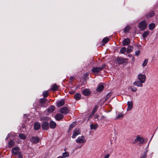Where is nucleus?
I'll use <instances>...</instances> for the list:
<instances>
[{
	"label": "nucleus",
	"mask_w": 158,
	"mask_h": 158,
	"mask_svg": "<svg viewBox=\"0 0 158 158\" xmlns=\"http://www.w3.org/2000/svg\"><path fill=\"white\" fill-rule=\"evenodd\" d=\"M138 142L140 144H143L144 142V140L143 137H140L139 135H138L136 137V139L133 141L132 143L133 144H135Z\"/></svg>",
	"instance_id": "nucleus-1"
},
{
	"label": "nucleus",
	"mask_w": 158,
	"mask_h": 158,
	"mask_svg": "<svg viewBox=\"0 0 158 158\" xmlns=\"http://www.w3.org/2000/svg\"><path fill=\"white\" fill-rule=\"evenodd\" d=\"M76 141L77 143H85L86 140L84 136H81L78 137L76 139Z\"/></svg>",
	"instance_id": "nucleus-2"
},
{
	"label": "nucleus",
	"mask_w": 158,
	"mask_h": 158,
	"mask_svg": "<svg viewBox=\"0 0 158 158\" xmlns=\"http://www.w3.org/2000/svg\"><path fill=\"white\" fill-rule=\"evenodd\" d=\"M105 65H102L101 67H96L93 68L92 69V71L94 73H98L104 69L105 67Z\"/></svg>",
	"instance_id": "nucleus-3"
},
{
	"label": "nucleus",
	"mask_w": 158,
	"mask_h": 158,
	"mask_svg": "<svg viewBox=\"0 0 158 158\" xmlns=\"http://www.w3.org/2000/svg\"><path fill=\"white\" fill-rule=\"evenodd\" d=\"M138 79L139 81L144 83L146 81V76L145 74H139L138 76Z\"/></svg>",
	"instance_id": "nucleus-4"
},
{
	"label": "nucleus",
	"mask_w": 158,
	"mask_h": 158,
	"mask_svg": "<svg viewBox=\"0 0 158 158\" xmlns=\"http://www.w3.org/2000/svg\"><path fill=\"white\" fill-rule=\"evenodd\" d=\"M147 26V24L145 21L141 22L139 24V27L142 29H145Z\"/></svg>",
	"instance_id": "nucleus-5"
},
{
	"label": "nucleus",
	"mask_w": 158,
	"mask_h": 158,
	"mask_svg": "<svg viewBox=\"0 0 158 158\" xmlns=\"http://www.w3.org/2000/svg\"><path fill=\"white\" fill-rule=\"evenodd\" d=\"M73 133V134L72 137L73 138H75L77 136L80 134L81 131L79 128H77L74 129Z\"/></svg>",
	"instance_id": "nucleus-6"
},
{
	"label": "nucleus",
	"mask_w": 158,
	"mask_h": 158,
	"mask_svg": "<svg viewBox=\"0 0 158 158\" xmlns=\"http://www.w3.org/2000/svg\"><path fill=\"white\" fill-rule=\"evenodd\" d=\"M20 148L18 147H15L12 149V154L15 155H17L18 156L19 153H21L19 152Z\"/></svg>",
	"instance_id": "nucleus-7"
},
{
	"label": "nucleus",
	"mask_w": 158,
	"mask_h": 158,
	"mask_svg": "<svg viewBox=\"0 0 158 158\" xmlns=\"http://www.w3.org/2000/svg\"><path fill=\"white\" fill-rule=\"evenodd\" d=\"M82 93L85 96H87L90 94L91 91L90 89H85L82 90Z\"/></svg>",
	"instance_id": "nucleus-8"
},
{
	"label": "nucleus",
	"mask_w": 158,
	"mask_h": 158,
	"mask_svg": "<svg viewBox=\"0 0 158 158\" xmlns=\"http://www.w3.org/2000/svg\"><path fill=\"white\" fill-rule=\"evenodd\" d=\"M49 124L48 122H44L41 125V127L44 130H47L49 128Z\"/></svg>",
	"instance_id": "nucleus-9"
},
{
	"label": "nucleus",
	"mask_w": 158,
	"mask_h": 158,
	"mask_svg": "<svg viewBox=\"0 0 158 158\" xmlns=\"http://www.w3.org/2000/svg\"><path fill=\"white\" fill-rule=\"evenodd\" d=\"M39 138L37 137H32L30 139V141L33 143H37L39 141Z\"/></svg>",
	"instance_id": "nucleus-10"
},
{
	"label": "nucleus",
	"mask_w": 158,
	"mask_h": 158,
	"mask_svg": "<svg viewBox=\"0 0 158 158\" xmlns=\"http://www.w3.org/2000/svg\"><path fill=\"white\" fill-rule=\"evenodd\" d=\"M60 112L62 114H66L69 113V110L67 107H64L60 109Z\"/></svg>",
	"instance_id": "nucleus-11"
},
{
	"label": "nucleus",
	"mask_w": 158,
	"mask_h": 158,
	"mask_svg": "<svg viewBox=\"0 0 158 158\" xmlns=\"http://www.w3.org/2000/svg\"><path fill=\"white\" fill-rule=\"evenodd\" d=\"M142 82L140 81H135L133 83V85H134L136 86L137 87H142L143 86V84Z\"/></svg>",
	"instance_id": "nucleus-12"
},
{
	"label": "nucleus",
	"mask_w": 158,
	"mask_h": 158,
	"mask_svg": "<svg viewBox=\"0 0 158 158\" xmlns=\"http://www.w3.org/2000/svg\"><path fill=\"white\" fill-rule=\"evenodd\" d=\"M104 88V86L103 85L100 84L98 85L97 88L96 89V91L98 92H100L102 91Z\"/></svg>",
	"instance_id": "nucleus-13"
},
{
	"label": "nucleus",
	"mask_w": 158,
	"mask_h": 158,
	"mask_svg": "<svg viewBox=\"0 0 158 158\" xmlns=\"http://www.w3.org/2000/svg\"><path fill=\"white\" fill-rule=\"evenodd\" d=\"M130 40L129 38H126L123 40V44L124 46H126L130 43Z\"/></svg>",
	"instance_id": "nucleus-14"
},
{
	"label": "nucleus",
	"mask_w": 158,
	"mask_h": 158,
	"mask_svg": "<svg viewBox=\"0 0 158 158\" xmlns=\"http://www.w3.org/2000/svg\"><path fill=\"white\" fill-rule=\"evenodd\" d=\"M64 117V115L61 114H57L55 116V118L58 121L62 119Z\"/></svg>",
	"instance_id": "nucleus-15"
},
{
	"label": "nucleus",
	"mask_w": 158,
	"mask_h": 158,
	"mask_svg": "<svg viewBox=\"0 0 158 158\" xmlns=\"http://www.w3.org/2000/svg\"><path fill=\"white\" fill-rule=\"evenodd\" d=\"M56 123L53 121H51L49 123V126L51 128L54 129L56 126Z\"/></svg>",
	"instance_id": "nucleus-16"
},
{
	"label": "nucleus",
	"mask_w": 158,
	"mask_h": 158,
	"mask_svg": "<svg viewBox=\"0 0 158 158\" xmlns=\"http://www.w3.org/2000/svg\"><path fill=\"white\" fill-rule=\"evenodd\" d=\"M128 108L127 110H131L133 106V104L132 101L128 102H127Z\"/></svg>",
	"instance_id": "nucleus-17"
},
{
	"label": "nucleus",
	"mask_w": 158,
	"mask_h": 158,
	"mask_svg": "<svg viewBox=\"0 0 158 158\" xmlns=\"http://www.w3.org/2000/svg\"><path fill=\"white\" fill-rule=\"evenodd\" d=\"M126 60V59H123L120 57H118L117 58V61L119 64H122Z\"/></svg>",
	"instance_id": "nucleus-18"
},
{
	"label": "nucleus",
	"mask_w": 158,
	"mask_h": 158,
	"mask_svg": "<svg viewBox=\"0 0 158 158\" xmlns=\"http://www.w3.org/2000/svg\"><path fill=\"white\" fill-rule=\"evenodd\" d=\"M64 103V101L63 100H62L59 101L56 104V106L58 107H60L63 106Z\"/></svg>",
	"instance_id": "nucleus-19"
},
{
	"label": "nucleus",
	"mask_w": 158,
	"mask_h": 158,
	"mask_svg": "<svg viewBox=\"0 0 158 158\" xmlns=\"http://www.w3.org/2000/svg\"><path fill=\"white\" fill-rule=\"evenodd\" d=\"M40 127V125L39 123L37 122H36L35 123L34 125V128L35 130H37L39 129Z\"/></svg>",
	"instance_id": "nucleus-20"
},
{
	"label": "nucleus",
	"mask_w": 158,
	"mask_h": 158,
	"mask_svg": "<svg viewBox=\"0 0 158 158\" xmlns=\"http://www.w3.org/2000/svg\"><path fill=\"white\" fill-rule=\"evenodd\" d=\"M59 88V86L57 85L56 84H54L52 86L50 89L53 91L57 90Z\"/></svg>",
	"instance_id": "nucleus-21"
},
{
	"label": "nucleus",
	"mask_w": 158,
	"mask_h": 158,
	"mask_svg": "<svg viewBox=\"0 0 158 158\" xmlns=\"http://www.w3.org/2000/svg\"><path fill=\"white\" fill-rule=\"evenodd\" d=\"M129 30H120L119 33L120 35L123 36L125 35V34L129 32Z\"/></svg>",
	"instance_id": "nucleus-22"
},
{
	"label": "nucleus",
	"mask_w": 158,
	"mask_h": 158,
	"mask_svg": "<svg viewBox=\"0 0 158 158\" xmlns=\"http://www.w3.org/2000/svg\"><path fill=\"white\" fill-rule=\"evenodd\" d=\"M55 109V107L54 106H51L48 109V111L49 113H52L54 110Z\"/></svg>",
	"instance_id": "nucleus-23"
},
{
	"label": "nucleus",
	"mask_w": 158,
	"mask_h": 158,
	"mask_svg": "<svg viewBox=\"0 0 158 158\" xmlns=\"http://www.w3.org/2000/svg\"><path fill=\"white\" fill-rule=\"evenodd\" d=\"M75 99L77 100H79L81 98V94L80 93H77L74 96Z\"/></svg>",
	"instance_id": "nucleus-24"
},
{
	"label": "nucleus",
	"mask_w": 158,
	"mask_h": 158,
	"mask_svg": "<svg viewBox=\"0 0 158 158\" xmlns=\"http://www.w3.org/2000/svg\"><path fill=\"white\" fill-rule=\"evenodd\" d=\"M47 99L44 98H42L40 99V103L41 105H43L45 103Z\"/></svg>",
	"instance_id": "nucleus-25"
},
{
	"label": "nucleus",
	"mask_w": 158,
	"mask_h": 158,
	"mask_svg": "<svg viewBox=\"0 0 158 158\" xmlns=\"http://www.w3.org/2000/svg\"><path fill=\"white\" fill-rule=\"evenodd\" d=\"M133 49V47L131 46H128L127 50V53H129L131 52Z\"/></svg>",
	"instance_id": "nucleus-26"
},
{
	"label": "nucleus",
	"mask_w": 158,
	"mask_h": 158,
	"mask_svg": "<svg viewBox=\"0 0 158 158\" xmlns=\"http://www.w3.org/2000/svg\"><path fill=\"white\" fill-rule=\"evenodd\" d=\"M98 125L97 124L94 125L93 124H91L90 125V129L92 130H95L98 127Z\"/></svg>",
	"instance_id": "nucleus-27"
},
{
	"label": "nucleus",
	"mask_w": 158,
	"mask_h": 158,
	"mask_svg": "<svg viewBox=\"0 0 158 158\" xmlns=\"http://www.w3.org/2000/svg\"><path fill=\"white\" fill-rule=\"evenodd\" d=\"M97 109L98 106H96L94 107L93 110L92 111L91 113V115L93 116L96 111L97 110Z\"/></svg>",
	"instance_id": "nucleus-28"
},
{
	"label": "nucleus",
	"mask_w": 158,
	"mask_h": 158,
	"mask_svg": "<svg viewBox=\"0 0 158 158\" xmlns=\"http://www.w3.org/2000/svg\"><path fill=\"white\" fill-rule=\"evenodd\" d=\"M124 116V114H123L122 113H121L119 114L115 118V119H122Z\"/></svg>",
	"instance_id": "nucleus-29"
},
{
	"label": "nucleus",
	"mask_w": 158,
	"mask_h": 158,
	"mask_svg": "<svg viewBox=\"0 0 158 158\" xmlns=\"http://www.w3.org/2000/svg\"><path fill=\"white\" fill-rule=\"evenodd\" d=\"M155 27V25L154 23H151L149 25V28L150 30L154 29Z\"/></svg>",
	"instance_id": "nucleus-30"
},
{
	"label": "nucleus",
	"mask_w": 158,
	"mask_h": 158,
	"mask_svg": "<svg viewBox=\"0 0 158 158\" xmlns=\"http://www.w3.org/2000/svg\"><path fill=\"white\" fill-rule=\"evenodd\" d=\"M109 40V39L108 37H105L102 40V42L103 43L102 44L104 45L105 43H107Z\"/></svg>",
	"instance_id": "nucleus-31"
},
{
	"label": "nucleus",
	"mask_w": 158,
	"mask_h": 158,
	"mask_svg": "<svg viewBox=\"0 0 158 158\" xmlns=\"http://www.w3.org/2000/svg\"><path fill=\"white\" fill-rule=\"evenodd\" d=\"M149 34V31H146L144 32L143 35V38L145 39Z\"/></svg>",
	"instance_id": "nucleus-32"
},
{
	"label": "nucleus",
	"mask_w": 158,
	"mask_h": 158,
	"mask_svg": "<svg viewBox=\"0 0 158 158\" xmlns=\"http://www.w3.org/2000/svg\"><path fill=\"white\" fill-rule=\"evenodd\" d=\"M15 142L12 140H11L9 142V145L10 147H11L14 145Z\"/></svg>",
	"instance_id": "nucleus-33"
},
{
	"label": "nucleus",
	"mask_w": 158,
	"mask_h": 158,
	"mask_svg": "<svg viewBox=\"0 0 158 158\" xmlns=\"http://www.w3.org/2000/svg\"><path fill=\"white\" fill-rule=\"evenodd\" d=\"M19 137L22 139H26L25 135L23 134H20L19 135Z\"/></svg>",
	"instance_id": "nucleus-34"
},
{
	"label": "nucleus",
	"mask_w": 158,
	"mask_h": 158,
	"mask_svg": "<svg viewBox=\"0 0 158 158\" xmlns=\"http://www.w3.org/2000/svg\"><path fill=\"white\" fill-rule=\"evenodd\" d=\"M69 156V153L67 152H65L63 153L62 154V157L63 158H65L66 157H68Z\"/></svg>",
	"instance_id": "nucleus-35"
},
{
	"label": "nucleus",
	"mask_w": 158,
	"mask_h": 158,
	"mask_svg": "<svg viewBox=\"0 0 158 158\" xmlns=\"http://www.w3.org/2000/svg\"><path fill=\"white\" fill-rule=\"evenodd\" d=\"M154 15V13L153 11L151 12L148 14L147 15L148 18H150L152 16Z\"/></svg>",
	"instance_id": "nucleus-36"
},
{
	"label": "nucleus",
	"mask_w": 158,
	"mask_h": 158,
	"mask_svg": "<svg viewBox=\"0 0 158 158\" xmlns=\"http://www.w3.org/2000/svg\"><path fill=\"white\" fill-rule=\"evenodd\" d=\"M48 95V91H44L43 93V96L44 97H47Z\"/></svg>",
	"instance_id": "nucleus-37"
},
{
	"label": "nucleus",
	"mask_w": 158,
	"mask_h": 158,
	"mask_svg": "<svg viewBox=\"0 0 158 158\" xmlns=\"http://www.w3.org/2000/svg\"><path fill=\"white\" fill-rule=\"evenodd\" d=\"M126 50V48L125 47H123L120 50V52L122 53H124Z\"/></svg>",
	"instance_id": "nucleus-38"
},
{
	"label": "nucleus",
	"mask_w": 158,
	"mask_h": 158,
	"mask_svg": "<svg viewBox=\"0 0 158 158\" xmlns=\"http://www.w3.org/2000/svg\"><path fill=\"white\" fill-rule=\"evenodd\" d=\"M148 63V60L145 59L143 61V62L142 64V66L143 67L145 66Z\"/></svg>",
	"instance_id": "nucleus-39"
},
{
	"label": "nucleus",
	"mask_w": 158,
	"mask_h": 158,
	"mask_svg": "<svg viewBox=\"0 0 158 158\" xmlns=\"http://www.w3.org/2000/svg\"><path fill=\"white\" fill-rule=\"evenodd\" d=\"M76 125L75 123H73L72 124H71L69 127V129L70 130L72 129L74 127H75Z\"/></svg>",
	"instance_id": "nucleus-40"
},
{
	"label": "nucleus",
	"mask_w": 158,
	"mask_h": 158,
	"mask_svg": "<svg viewBox=\"0 0 158 158\" xmlns=\"http://www.w3.org/2000/svg\"><path fill=\"white\" fill-rule=\"evenodd\" d=\"M131 89L132 92H135L137 89V88L134 87H131Z\"/></svg>",
	"instance_id": "nucleus-41"
},
{
	"label": "nucleus",
	"mask_w": 158,
	"mask_h": 158,
	"mask_svg": "<svg viewBox=\"0 0 158 158\" xmlns=\"http://www.w3.org/2000/svg\"><path fill=\"white\" fill-rule=\"evenodd\" d=\"M147 157V153L146 152H144L143 155H142L140 158H146Z\"/></svg>",
	"instance_id": "nucleus-42"
},
{
	"label": "nucleus",
	"mask_w": 158,
	"mask_h": 158,
	"mask_svg": "<svg viewBox=\"0 0 158 158\" xmlns=\"http://www.w3.org/2000/svg\"><path fill=\"white\" fill-rule=\"evenodd\" d=\"M111 96V94H107V96L106 98V99H105V101H106L107 100V99L110 98V97Z\"/></svg>",
	"instance_id": "nucleus-43"
},
{
	"label": "nucleus",
	"mask_w": 158,
	"mask_h": 158,
	"mask_svg": "<svg viewBox=\"0 0 158 158\" xmlns=\"http://www.w3.org/2000/svg\"><path fill=\"white\" fill-rule=\"evenodd\" d=\"M140 53V51L139 50H137L135 52V55L138 56L139 55Z\"/></svg>",
	"instance_id": "nucleus-44"
},
{
	"label": "nucleus",
	"mask_w": 158,
	"mask_h": 158,
	"mask_svg": "<svg viewBox=\"0 0 158 158\" xmlns=\"http://www.w3.org/2000/svg\"><path fill=\"white\" fill-rule=\"evenodd\" d=\"M131 27L129 26H127L124 29V30H129V29H131Z\"/></svg>",
	"instance_id": "nucleus-45"
},
{
	"label": "nucleus",
	"mask_w": 158,
	"mask_h": 158,
	"mask_svg": "<svg viewBox=\"0 0 158 158\" xmlns=\"http://www.w3.org/2000/svg\"><path fill=\"white\" fill-rule=\"evenodd\" d=\"M48 118L47 117H44L42 118L41 119V120H43L45 121L48 120Z\"/></svg>",
	"instance_id": "nucleus-46"
},
{
	"label": "nucleus",
	"mask_w": 158,
	"mask_h": 158,
	"mask_svg": "<svg viewBox=\"0 0 158 158\" xmlns=\"http://www.w3.org/2000/svg\"><path fill=\"white\" fill-rule=\"evenodd\" d=\"M19 158H23L22 155L21 153H19L18 154Z\"/></svg>",
	"instance_id": "nucleus-47"
},
{
	"label": "nucleus",
	"mask_w": 158,
	"mask_h": 158,
	"mask_svg": "<svg viewBox=\"0 0 158 158\" xmlns=\"http://www.w3.org/2000/svg\"><path fill=\"white\" fill-rule=\"evenodd\" d=\"M110 155L109 154H107L104 157V158H109L110 157Z\"/></svg>",
	"instance_id": "nucleus-48"
},
{
	"label": "nucleus",
	"mask_w": 158,
	"mask_h": 158,
	"mask_svg": "<svg viewBox=\"0 0 158 158\" xmlns=\"http://www.w3.org/2000/svg\"><path fill=\"white\" fill-rule=\"evenodd\" d=\"M98 117H99V115L97 114L94 117L95 119H97L98 120H99L98 119Z\"/></svg>",
	"instance_id": "nucleus-49"
},
{
	"label": "nucleus",
	"mask_w": 158,
	"mask_h": 158,
	"mask_svg": "<svg viewBox=\"0 0 158 158\" xmlns=\"http://www.w3.org/2000/svg\"><path fill=\"white\" fill-rule=\"evenodd\" d=\"M106 118V117L104 116H102L101 117V118H100V119H105V118Z\"/></svg>",
	"instance_id": "nucleus-50"
},
{
	"label": "nucleus",
	"mask_w": 158,
	"mask_h": 158,
	"mask_svg": "<svg viewBox=\"0 0 158 158\" xmlns=\"http://www.w3.org/2000/svg\"><path fill=\"white\" fill-rule=\"evenodd\" d=\"M73 77H71L70 78V80H73Z\"/></svg>",
	"instance_id": "nucleus-51"
},
{
	"label": "nucleus",
	"mask_w": 158,
	"mask_h": 158,
	"mask_svg": "<svg viewBox=\"0 0 158 158\" xmlns=\"http://www.w3.org/2000/svg\"><path fill=\"white\" fill-rule=\"evenodd\" d=\"M89 75V73H86L84 75L86 76H87Z\"/></svg>",
	"instance_id": "nucleus-52"
},
{
	"label": "nucleus",
	"mask_w": 158,
	"mask_h": 158,
	"mask_svg": "<svg viewBox=\"0 0 158 158\" xmlns=\"http://www.w3.org/2000/svg\"><path fill=\"white\" fill-rule=\"evenodd\" d=\"M92 116H92V115H91V114H90L89 116V119L91 118Z\"/></svg>",
	"instance_id": "nucleus-53"
},
{
	"label": "nucleus",
	"mask_w": 158,
	"mask_h": 158,
	"mask_svg": "<svg viewBox=\"0 0 158 158\" xmlns=\"http://www.w3.org/2000/svg\"><path fill=\"white\" fill-rule=\"evenodd\" d=\"M8 139V137H6V139Z\"/></svg>",
	"instance_id": "nucleus-54"
}]
</instances>
